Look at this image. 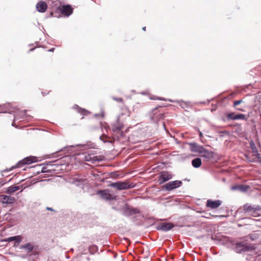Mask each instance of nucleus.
I'll return each mask as SVG.
<instances>
[{"mask_svg": "<svg viewBox=\"0 0 261 261\" xmlns=\"http://www.w3.org/2000/svg\"><path fill=\"white\" fill-rule=\"evenodd\" d=\"M51 16L56 17H60L62 16V5L53 6L50 12Z\"/></svg>", "mask_w": 261, "mask_h": 261, "instance_id": "9d476101", "label": "nucleus"}, {"mask_svg": "<svg viewBox=\"0 0 261 261\" xmlns=\"http://www.w3.org/2000/svg\"><path fill=\"white\" fill-rule=\"evenodd\" d=\"M2 200L3 203H12L15 201V198L11 196L2 195Z\"/></svg>", "mask_w": 261, "mask_h": 261, "instance_id": "f3484780", "label": "nucleus"}, {"mask_svg": "<svg viewBox=\"0 0 261 261\" xmlns=\"http://www.w3.org/2000/svg\"><path fill=\"white\" fill-rule=\"evenodd\" d=\"M47 8V5L46 3L44 2L40 1L36 5V9L40 12H45Z\"/></svg>", "mask_w": 261, "mask_h": 261, "instance_id": "2eb2a0df", "label": "nucleus"}, {"mask_svg": "<svg viewBox=\"0 0 261 261\" xmlns=\"http://www.w3.org/2000/svg\"><path fill=\"white\" fill-rule=\"evenodd\" d=\"M104 157L102 155L97 156L92 154H87L85 155V161L90 162L91 163H94L96 162L102 161Z\"/></svg>", "mask_w": 261, "mask_h": 261, "instance_id": "423d86ee", "label": "nucleus"}, {"mask_svg": "<svg viewBox=\"0 0 261 261\" xmlns=\"http://www.w3.org/2000/svg\"><path fill=\"white\" fill-rule=\"evenodd\" d=\"M242 102V100L234 101L233 102V107H236L237 106L240 105Z\"/></svg>", "mask_w": 261, "mask_h": 261, "instance_id": "c85d7f7f", "label": "nucleus"}, {"mask_svg": "<svg viewBox=\"0 0 261 261\" xmlns=\"http://www.w3.org/2000/svg\"><path fill=\"white\" fill-rule=\"evenodd\" d=\"M73 12V9L69 5L62 6V15L68 16Z\"/></svg>", "mask_w": 261, "mask_h": 261, "instance_id": "ddd939ff", "label": "nucleus"}, {"mask_svg": "<svg viewBox=\"0 0 261 261\" xmlns=\"http://www.w3.org/2000/svg\"><path fill=\"white\" fill-rule=\"evenodd\" d=\"M21 237L20 236H17L14 237H11L7 238V239L4 240L5 241L7 242H11L13 241H15L16 242L19 243L21 242Z\"/></svg>", "mask_w": 261, "mask_h": 261, "instance_id": "4be33fe9", "label": "nucleus"}, {"mask_svg": "<svg viewBox=\"0 0 261 261\" xmlns=\"http://www.w3.org/2000/svg\"><path fill=\"white\" fill-rule=\"evenodd\" d=\"M172 177V174L167 171L162 172L160 175V184H163Z\"/></svg>", "mask_w": 261, "mask_h": 261, "instance_id": "f8f14e48", "label": "nucleus"}, {"mask_svg": "<svg viewBox=\"0 0 261 261\" xmlns=\"http://www.w3.org/2000/svg\"><path fill=\"white\" fill-rule=\"evenodd\" d=\"M112 127L114 132H118L123 128V125L122 123L119 121V119L118 118L117 121L112 124Z\"/></svg>", "mask_w": 261, "mask_h": 261, "instance_id": "4468645a", "label": "nucleus"}, {"mask_svg": "<svg viewBox=\"0 0 261 261\" xmlns=\"http://www.w3.org/2000/svg\"><path fill=\"white\" fill-rule=\"evenodd\" d=\"M110 186L116 188L118 190H122L125 189H128L132 188L134 187L133 183H130L129 181H117L113 182L110 185Z\"/></svg>", "mask_w": 261, "mask_h": 261, "instance_id": "f257e3e1", "label": "nucleus"}, {"mask_svg": "<svg viewBox=\"0 0 261 261\" xmlns=\"http://www.w3.org/2000/svg\"><path fill=\"white\" fill-rule=\"evenodd\" d=\"M237 110L239 111H242V112L244 111L242 109H240V108H238Z\"/></svg>", "mask_w": 261, "mask_h": 261, "instance_id": "473e14b6", "label": "nucleus"}, {"mask_svg": "<svg viewBox=\"0 0 261 261\" xmlns=\"http://www.w3.org/2000/svg\"><path fill=\"white\" fill-rule=\"evenodd\" d=\"M37 161L36 158L35 156H28L22 160L19 161L17 164V167H21L22 165L25 164H30Z\"/></svg>", "mask_w": 261, "mask_h": 261, "instance_id": "0eeeda50", "label": "nucleus"}, {"mask_svg": "<svg viewBox=\"0 0 261 261\" xmlns=\"http://www.w3.org/2000/svg\"><path fill=\"white\" fill-rule=\"evenodd\" d=\"M112 99L116 101H117L118 102H120V103H123V99L122 98H120V97H112Z\"/></svg>", "mask_w": 261, "mask_h": 261, "instance_id": "cd10ccee", "label": "nucleus"}, {"mask_svg": "<svg viewBox=\"0 0 261 261\" xmlns=\"http://www.w3.org/2000/svg\"><path fill=\"white\" fill-rule=\"evenodd\" d=\"M202 156L207 159H212L214 156L213 153L203 148L202 152L201 153Z\"/></svg>", "mask_w": 261, "mask_h": 261, "instance_id": "aec40b11", "label": "nucleus"}, {"mask_svg": "<svg viewBox=\"0 0 261 261\" xmlns=\"http://www.w3.org/2000/svg\"><path fill=\"white\" fill-rule=\"evenodd\" d=\"M239 188H240V185H237V186L232 187L231 189L233 190H239Z\"/></svg>", "mask_w": 261, "mask_h": 261, "instance_id": "c756f323", "label": "nucleus"}, {"mask_svg": "<svg viewBox=\"0 0 261 261\" xmlns=\"http://www.w3.org/2000/svg\"><path fill=\"white\" fill-rule=\"evenodd\" d=\"M103 137H105V138H107V136H101V137H100V139L102 140V138H103Z\"/></svg>", "mask_w": 261, "mask_h": 261, "instance_id": "f704fd0d", "label": "nucleus"}, {"mask_svg": "<svg viewBox=\"0 0 261 261\" xmlns=\"http://www.w3.org/2000/svg\"><path fill=\"white\" fill-rule=\"evenodd\" d=\"M182 181L180 180H174L170 181L163 186V188L167 191H170L182 185Z\"/></svg>", "mask_w": 261, "mask_h": 261, "instance_id": "20e7f679", "label": "nucleus"}, {"mask_svg": "<svg viewBox=\"0 0 261 261\" xmlns=\"http://www.w3.org/2000/svg\"><path fill=\"white\" fill-rule=\"evenodd\" d=\"M33 49H34V48H33V49H31L30 50V51H32V50H33Z\"/></svg>", "mask_w": 261, "mask_h": 261, "instance_id": "4c0bfd02", "label": "nucleus"}, {"mask_svg": "<svg viewBox=\"0 0 261 261\" xmlns=\"http://www.w3.org/2000/svg\"><path fill=\"white\" fill-rule=\"evenodd\" d=\"M199 136L200 137H202L203 136L201 132H199Z\"/></svg>", "mask_w": 261, "mask_h": 261, "instance_id": "72a5a7b5", "label": "nucleus"}, {"mask_svg": "<svg viewBox=\"0 0 261 261\" xmlns=\"http://www.w3.org/2000/svg\"><path fill=\"white\" fill-rule=\"evenodd\" d=\"M54 50V48H52L51 49L48 50V51H53Z\"/></svg>", "mask_w": 261, "mask_h": 261, "instance_id": "c9c22d12", "label": "nucleus"}, {"mask_svg": "<svg viewBox=\"0 0 261 261\" xmlns=\"http://www.w3.org/2000/svg\"><path fill=\"white\" fill-rule=\"evenodd\" d=\"M260 210V208L259 206H255V210L254 211H253L252 213L250 214V215L253 217H257L259 216V214L258 213V211Z\"/></svg>", "mask_w": 261, "mask_h": 261, "instance_id": "393cba45", "label": "nucleus"}, {"mask_svg": "<svg viewBox=\"0 0 261 261\" xmlns=\"http://www.w3.org/2000/svg\"><path fill=\"white\" fill-rule=\"evenodd\" d=\"M151 117L152 120L154 122H157L158 121L163 118V112L158 110V108H156L152 110Z\"/></svg>", "mask_w": 261, "mask_h": 261, "instance_id": "39448f33", "label": "nucleus"}, {"mask_svg": "<svg viewBox=\"0 0 261 261\" xmlns=\"http://www.w3.org/2000/svg\"><path fill=\"white\" fill-rule=\"evenodd\" d=\"M255 210V206L249 203L245 204L243 206V212L245 213L250 214Z\"/></svg>", "mask_w": 261, "mask_h": 261, "instance_id": "dca6fc26", "label": "nucleus"}, {"mask_svg": "<svg viewBox=\"0 0 261 261\" xmlns=\"http://www.w3.org/2000/svg\"><path fill=\"white\" fill-rule=\"evenodd\" d=\"M46 208L48 211H54V210L52 208L49 207H47Z\"/></svg>", "mask_w": 261, "mask_h": 261, "instance_id": "2f4dec72", "label": "nucleus"}, {"mask_svg": "<svg viewBox=\"0 0 261 261\" xmlns=\"http://www.w3.org/2000/svg\"><path fill=\"white\" fill-rule=\"evenodd\" d=\"M192 164L195 168H199L201 165V160L200 158H195L192 161Z\"/></svg>", "mask_w": 261, "mask_h": 261, "instance_id": "412c9836", "label": "nucleus"}, {"mask_svg": "<svg viewBox=\"0 0 261 261\" xmlns=\"http://www.w3.org/2000/svg\"><path fill=\"white\" fill-rule=\"evenodd\" d=\"M142 30H143V31H146V27H143V28H142Z\"/></svg>", "mask_w": 261, "mask_h": 261, "instance_id": "e433bc0d", "label": "nucleus"}, {"mask_svg": "<svg viewBox=\"0 0 261 261\" xmlns=\"http://www.w3.org/2000/svg\"><path fill=\"white\" fill-rule=\"evenodd\" d=\"M222 203V202L220 200H212L211 199L207 200L206 204V206L212 209H216L219 207Z\"/></svg>", "mask_w": 261, "mask_h": 261, "instance_id": "9b49d317", "label": "nucleus"}, {"mask_svg": "<svg viewBox=\"0 0 261 261\" xmlns=\"http://www.w3.org/2000/svg\"><path fill=\"white\" fill-rule=\"evenodd\" d=\"M97 194L100 196V197L106 200H116L117 196L110 193V190L108 189L98 190Z\"/></svg>", "mask_w": 261, "mask_h": 261, "instance_id": "f03ea898", "label": "nucleus"}, {"mask_svg": "<svg viewBox=\"0 0 261 261\" xmlns=\"http://www.w3.org/2000/svg\"><path fill=\"white\" fill-rule=\"evenodd\" d=\"M150 99L151 100H160L162 101H166V99L165 98L160 97L154 95L150 96Z\"/></svg>", "mask_w": 261, "mask_h": 261, "instance_id": "a878e982", "label": "nucleus"}, {"mask_svg": "<svg viewBox=\"0 0 261 261\" xmlns=\"http://www.w3.org/2000/svg\"><path fill=\"white\" fill-rule=\"evenodd\" d=\"M21 248H24L26 249L27 253H30L33 250V246L30 243H28L25 245L21 246Z\"/></svg>", "mask_w": 261, "mask_h": 261, "instance_id": "5701e85b", "label": "nucleus"}, {"mask_svg": "<svg viewBox=\"0 0 261 261\" xmlns=\"http://www.w3.org/2000/svg\"><path fill=\"white\" fill-rule=\"evenodd\" d=\"M191 150L192 151L198 152L202 153L203 149V147L201 146H198L196 143L191 144Z\"/></svg>", "mask_w": 261, "mask_h": 261, "instance_id": "6ab92c4d", "label": "nucleus"}, {"mask_svg": "<svg viewBox=\"0 0 261 261\" xmlns=\"http://www.w3.org/2000/svg\"><path fill=\"white\" fill-rule=\"evenodd\" d=\"M253 249V246L252 245H248L244 243H238L236 244L235 247L236 251L238 253L251 250Z\"/></svg>", "mask_w": 261, "mask_h": 261, "instance_id": "7ed1b4c3", "label": "nucleus"}, {"mask_svg": "<svg viewBox=\"0 0 261 261\" xmlns=\"http://www.w3.org/2000/svg\"><path fill=\"white\" fill-rule=\"evenodd\" d=\"M125 213H128L129 215H130L133 214H139L140 211L137 208L128 206L125 208Z\"/></svg>", "mask_w": 261, "mask_h": 261, "instance_id": "a211bd4d", "label": "nucleus"}, {"mask_svg": "<svg viewBox=\"0 0 261 261\" xmlns=\"http://www.w3.org/2000/svg\"><path fill=\"white\" fill-rule=\"evenodd\" d=\"M19 189H20V187L19 186H12L7 189V193H9V194H11V193H14V192L18 190Z\"/></svg>", "mask_w": 261, "mask_h": 261, "instance_id": "b1692460", "label": "nucleus"}, {"mask_svg": "<svg viewBox=\"0 0 261 261\" xmlns=\"http://www.w3.org/2000/svg\"><path fill=\"white\" fill-rule=\"evenodd\" d=\"M174 226L172 223H160L156 226V229L158 230H162L167 231L171 230Z\"/></svg>", "mask_w": 261, "mask_h": 261, "instance_id": "6e6552de", "label": "nucleus"}, {"mask_svg": "<svg viewBox=\"0 0 261 261\" xmlns=\"http://www.w3.org/2000/svg\"><path fill=\"white\" fill-rule=\"evenodd\" d=\"M45 169H46V168H45V167H43V168H42V170H41V172L42 173L46 172L47 171L45 170Z\"/></svg>", "mask_w": 261, "mask_h": 261, "instance_id": "7c9ffc66", "label": "nucleus"}, {"mask_svg": "<svg viewBox=\"0 0 261 261\" xmlns=\"http://www.w3.org/2000/svg\"><path fill=\"white\" fill-rule=\"evenodd\" d=\"M249 188V187L245 185H240V188H239V190L241 191L245 192Z\"/></svg>", "mask_w": 261, "mask_h": 261, "instance_id": "bb28decb", "label": "nucleus"}, {"mask_svg": "<svg viewBox=\"0 0 261 261\" xmlns=\"http://www.w3.org/2000/svg\"><path fill=\"white\" fill-rule=\"evenodd\" d=\"M226 116L229 120L243 119L247 120L248 117L246 115L242 114H235L234 113H230L226 114Z\"/></svg>", "mask_w": 261, "mask_h": 261, "instance_id": "1a4fd4ad", "label": "nucleus"}]
</instances>
